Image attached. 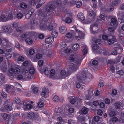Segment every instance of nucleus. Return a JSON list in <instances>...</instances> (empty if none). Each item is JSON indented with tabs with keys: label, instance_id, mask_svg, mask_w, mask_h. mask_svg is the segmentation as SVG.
Returning a JSON list of instances; mask_svg holds the SVG:
<instances>
[{
	"label": "nucleus",
	"instance_id": "nucleus-51",
	"mask_svg": "<svg viewBox=\"0 0 124 124\" xmlns=\"http://www.w3.org/2000/svg\"><path fill=\"white\" fill-rule=\"evenodd\" d=\"M100 20H102V22L105 21V20L106 18V16L105 15L103 14H101L99 16Z\"/></svg>",
	"mask_w": 124,
	"mask_h": 124
},
{
	"label": "nucleus",
	"instance_id": "nucleus-30",
	"mask_svg": "<svg viewBox=\"0 0 124 124\" xmlns=\"http://www.w3.org/2000/svg\"><path fill=\"white\" fill-rule=\"evenodd\" d=\"M11 27L13 29V31L14 30H15L18 26V23L16 22H14L11 24Z\"/></svg>",
	"mask_w": 124,
	"mask_h": 124
},
{
	"label": "nucleus",
	"instance_id": "nucleus-64",
	"mask_svg": "<svg viewBox=\"0 0 124 124\" xmlns=\"http://www.w3.org/2000/svg\"><path fill=\"white\" fill-rule=\"evenodd\" d=\"M30 62L29 60L25 61L23 63V65L24 66H27Z\"/></svg>",
	"mask_w": 124,
	"mask_h": 124
},
{
	"label": "nucleus",
	"instance_id": "nucleus-45",
	"mask_svg": "<svg viewBox=\"0 0 124 124\" xmlns=\"http://www.w3.org/2000/svg\"><path fill=\"white\" fill-rule=\"evenodd\" d=\"M53 100L54 102H57L59 101V98L57 96L55 95L53 97Z\"/></svg>",
	"mask_w": 124,
	"mask_h": 124
},
{
	"label": "nucleus",
	"instance_id": "nucleus-4",
	"mask_svg": "<svg viewBox=\"0 0 124 124\" xmlns=\"http://www.w3.org/2000/svg\"><path fill=\"white\" fill-rule=\"evenodd\" d=\"M114 51L112 52L111 53H109V51H106L103 52V54L106 55H116L118 53H120L123 51V49L122 46L119 44H118L115 47Z\"/></svg>",
	"mask_w": 124,
	"mask_h": 124
},
{
	"label": "nucleus",
	"instance_id": "nucleus-8",
	"mask_svg": "<svg viewBox=\"0 0 124 124\" xmlns=\"http://www.w3.org/2000/svg\"><path fill=\"white\" fill-rule=\"evenodd\" d=\"M22 74L23 75V81H28L31 79L33 78V77L31 76L28 72L27 70L24 69L22 71Z\"/></svg>",
	"mask_w": 124,
	"mask_h": 124
},
{
	"label": "nucleus",
	"instance_id": "nucleus-54",
	"mask_svg": "<svg viewBox=\"0 0 124 124\" xmlns=\"http://www.w3.org/2000/svg\"><path fill=\"white\" fill-rule=\"evenodd\" d=\"M20 6L22 8L24 9L26 8L27 7V5L23 2L21 3L20 4Z\"/></svg>",
	"mask_w": 124,
	"mask_h": 124
},
{
	"label": "nucleus",
	"instance_id": "nucleus-3",
	"mask_svg": "<svg viewBox=\"0 0 124 124\" xmlns=\"http://www.w3.org/2000/svg\"><path fill=\"white\" fill-rule=\"evenodd\" d=\"M89 74L87 69L85 68L83 69L77 73L76 75L77 81L78 82H82L85 78L88 77Z\"/></svg>",
	"mask_w": 124,
	"mask_h": 124
},
{
	"label": "nucleus",
	"instance_id": "nucleus-49",
	"mask_svg": "<svg viewBox=\"0 0 124 124\" xmlns=\"http://www.w3.org/2000/svg\"><path fill=\"white\" fill-rule=\"evenodd\" d=\"M23 15L20 12H18L17 14V17L19 19H21L23 17Z\"/></svg>",
	"mask_w": 124,
	"mask_h": 124
},
{
	"label": "nucleus",
	"instance_id": "nucleus-29",
	"mask_svg": "<svg viewBox=\"0 0 124 124\" xmlns=\"http://www.w3.org/2000/svg\"><path fill=\"white\" fill-rule=\"evenodd\" d=\"M79 48V45L78 43H76L73 44L72 47V49L74 51L78 50Z\"/></svg>",
	"mask_w": 124,
	"mask_h": 124
},
{
	"label": "nucleus",
	"instance_id": "nucleus-61",
	"mask_svg": "<svg viewBox=\"0 0 124 124\" xmlns=\"http://www.w3.org/2000/svg\"><path fill=\"white\" fill-rule=\"evenodd\" d=\"M42 55L39 53L37 54L36 55V58L38 59H41L42 58Z\"/></svg>",
	"mask_w": 124,
	"mask_h": 124
},
{
	"label": "nucleus",
	"instance_id": "nucleus-22",
	"mask_svg": "<svg viewBox=\"0 0 124 124\" xmlns=\"http://www.w3.org/2000/svg\"><path fill=\"white\" fill-rule=\"evenodd\" d=\"M11 116L9 114L7 113H4L2 115V118L3 119L8 121Z\"/></svg>",
	"mask_w": 124,
	"mask_h": 124
},
{
	"label": "nucleus",
	"instance_id": "nucleus-20",
	"mask_svg": "<svg viewBox=\"0 0 124 124\" xmlns=\"http://www.w3.org/2000/svg\"><path fill=\"white\" fill-rule=\"evenodd\" d=\"M88 15L89 17H92L91 18H90L94 21L95 17L96 14L95 12L93 10H91L88 12Z\"/></svg>",
	"mask_w": 124,
	"mask_h": 124
},
{
	"label": "nucleus",
	"instance_id": "nucleus-44",
	"mask_svg": "<svg viewBox=\"0 0 124 124\" xmlns=\"http://www.w3.org/2000/svg\"><path fill=\"white\" fill-rule=\"evenodd\" d=\"M44 73L45 75L47 76L49 74V70L48 68L47 67L45 68L44 69Z\"/></svg>",
	"mask_w": 124,
	"mask_h": 124
},
{
	"label": "nucleus",
	"instance_id": "nucleus-14",
	"mask_svg": "<svg viewBox=\"0 0 124 124\" xmlns=\"http://www.w3.org/2000/svg\"><path fill=\"white\" fill-rule=\"evenodd\" d=\"M111 20L110 25L114 26L115 28H116L118 25V23L116 17L115 16H114L111 19Z\"/></svg>",
	"mask_w": 124,
	"mask_h": 124
},
{
	"label": "nucleus",
	"instance_id": "nucleus-53",
	"mask_svg": "<svg viewBox=\"0 0 124 124\" xmlns=\"http://www.w3.org/2000/svg\"><path fill=\"white\" fill-rule=\"evenodd\" d=\"M108 113L109 116L111 117L115 116L116 114L115 112L113 111L109 112Z\"/></svg>",
	"mask_w": 124,
	"mask_h": 124
},
{
	"label": "nucleus",
	"instance_id": "nucleus-10",
	"mask_svg": "<svg viewBox=\"0 0 124 124\" xmlns=\"http://www.w3.org/2000/svg\"><path fill=\"white\" fill-rule=\"evenodd\" d=\"M100 23L98 21L95 22L93 24H92L91 25L90 27V31L91 34H95L97 33V32H96V31H94V28H98V26Z\"/></svg>",
	"mask_w": 124,
	"mask_h": 124
},
{
	"label": "nucleus",
	"instance_id": "nucleus-11",
	"mask_svg": "<svg viewBox=\"0 0 124 124\" xmlns=\"http://www.w3.org/2000/svg\"><path fill=\"white\" fill-rule=\"evenodd\" d=\"M9 72L11 74H17L19 73L20 70L19 69V66H17L15 67L14 68H11L9 69Z\"/></svg>",
	"mask_w": 124,
	"mask_h": 124
},
{
	"label": "nucleus",
	"instance_id": "nucleus-56",
	"mask_svg": "<svg viewBox=\"0 0 124 124\" xmlns=\"http://www.w3.org/2000/svg\"><path fill=\"white\" fill-rule=\"evenodd\" d=\"M57 120L58 121L61 122H63V123L66 122L67 121V120L63 119L62 117L60 116L58 117L57 118Z\"/></svg>",
	"mask_w": 124,
	"mask_h": 124
},
{
	"label": "nucleus",
	"instance_id": "nucleus-43",
	"mask_svg": "<svg viewBox=\"0 0 124 124\" xmlns=\"http://www.w3.org/2000/svg\"><path fill=\"white\" fill-rule=\"evenodd\" d=\"M28 117L29 118H33L35 116L34 113L32 112H30L27 114Z\"/></svg>",
	"mask_w": 124,
	"mask_h": 124
},
{
	"label": "nucleus",
	"instance_id": "nucleus-12",
	"mask_svg": "<svg viewBox=\"0 0 124 124\" xmlns=\"http://www.w3.org/2000/svg\"><path fill=\"white\" fill-rule=\"evenodd\" d=\"M2 28L4 32H7L8 34H10L13 32V29L10 25L3 26L2 27Z\"/></svg>",
	"mask_w": 124,
	"mask_h": 124
},
{
	"label": "nucleus",
	"instance_id": "nucleus-34",
	"mask_svg": "<svg viewBox=\"0 0 124 124\" xmlns=\"http://www.w3.org/2000/svg\"><path fill=\"white\" fill-rule=\"evenodd\" d=\"M92 40L93 41H95L96 44L98 45L99 44H100L101 43V40L99 39H96L95 37H93Z\"/></svg>",
	"mask_w": 124,
	"mask_h": 124
},
{
	"label": "nucleus",
	"instance_id": "nucleus-63",
	"mask_svg": "<svg viewBox=\"0 0 124 124\" xmlns=\"http://www.w3.org/2000/svg\"><path fill=\"white\" fill-rule=\"evenodd\" d=\"M24 57L23 56H20L18 58V61H23L24 60Z\"/></svg>",
	"mask_w": 124,
	"mask_h": 124
},
{
	"label": "nucleus",
	"instance_id": "nucleus-42",
	"mask_svg": "<svg viewBox=\"0 0 124 124\" xmlns=\"http://www.w3.org/2000/svg\"><path fill=\"white\" fill-rule=\"evenodd\" d=\"M79 113L81 114H85L87 113V108L85 107L82 108L81 110L80 111Z\"/></svg>",
	"mask_w": 124,
	"mask_h": 124
},
{
	"label": "nucleus",
	"instance_id": "nucleus-6",
	"mask_svg": "<svg viewBox=\"0 0 124 124\" xmlns=\"http://www.w3.org/2000/svg\"><path fill=\"white\" fill-rule=\"evenodd\" d=\"M54 4L56 6L57 10L56 11L55 13L57 15L59 16L60 15V12L64 11V8L62 5L61 1L59 0H57L54 2Z\"/></svg>",
	"mask_w": 124,
	"mask_h": 124
},
{
	"label": "nucleus",
	"instance_id": "nucleus-37",
	"mask_svg": "<svg viewBox=\"0 0 124 124\" xmlns=\"http://www.w3.org/2000/svg\"><path fill=\"white\" fill-rule=\"evenodd\" d=\"M70 99V102L72 104H73L75 103L76 101V99L74 97L70 96L69 97Z\"/></svg>",
	"mask_w": 124,
	"mask_h": 124
},
{
	"label": "nucleus",
	"instance_id": "nucleus-35",
	"mask_svg": "<svg viewBox=\"0 0 124 124\" xmlns=\"http://www.w3.org/2000/svg\"><path fill=\"white\" fill-rule=\"evenodd\" d=\"M35 51L34 49L32 48L29 50V54H26L27 56L30 57V55H33L35 53Z\"/></svg>",
	"mask_w": 124,
	"mask_h": 124
},
{
	"label": "nucleus",
	"instance_id": "nucleus-1",
	"mask_svg": "<svg viewBox=\"0 0 124 124\" xmlns=\"http://www.w3.org/2000/svg\"><path fill=\"white\" fill-rule=\"evenodd\" d=\"M84 57L83 56L78 54H75L70 56V60L71 62H73L76 65L73 63H70L69 65V69L71 71H75L78 69L79 65L81 63V61Z\"/></svg>",
	"mask_w": 124,
	"mask_h": 124
},
{
	"label": "nucleus",
	"instance_id": "nucleus-27",
	"mask_svg": "<svg viewBox=\"0 0 124 124\" xmlns=\"http://www.w3.org/2000/svg\"><path fill=\"white\" fill-rule=\"evenodd\" d=\"M61 111V109L60 107L56 108L55 110L54 113L55 115L57 116H59Z\"/></svg>",
	"mask_w": 124,
	"mask_h": 124
},
{
	"label": "nucleus",
	"instance_id": "nucleus-32",
	"mask_svg": "<svg viewBox=\"0 0 124 124\" xmlns=\"http://www.w3.org/2000/svg\"><path fill=\"white\" fill-rule=\"evenodd\" d=\"M78 18L82 21H83L85 19L83 13L80 12L78 13Z\"/></svg>",
	"mask_w": 124,
	"mask_h": 124
},
{
	"label": "nucleus",
	"instance_id": "nucleus-58",
	"mask_svg": "<svg viewBox=\"0 0 124 124\" xmlns=\"http://www.w3.org/2000/svg\"><path fill=\"white\" fill-rule=\"evenodd\" d=\"M99 48V46L98 45L96 44L93 45L92 46V48L93 50H96Z\"/></svg>",
	"mask_w": 124,
	"mask_h": 124
},
{
	"label": "nucleus",
	"instance_id": "nucleus-17",
	"mask_svg": "<svg viewBox=\"0 0 124 124\" xmlns=\"http://www.w3.org/2000/svg\"><path fill=\"white\" fill-rule=\"evenodd\" d=\"M54 41V38L51 36H49L45 39V42L46 44H50L52 43Z\"/></svg>",
	"mask_w": 124,
	"mask_h": 124
},
{
	"label": "nucleus",
	"instance_id": "nucleus-62",
	"mask_svg": "<svg viewBox=\"0 0 124 124\" xmlns=\"http://www.w3.org/2000/svg\"><path fill=\"white\" fill-rule=\"evenodd\" d=\"M93 21L91 19L90 20H89V19H87L84 22V23L85 24H88L90 23L91 22Z\"/></svg>",
	"mask_w": 124,
	"mask_h": 124
},
{
	"label": "nucleus",
	"instance_id": "nucleus-16",
	"mask_svg": "<svg viewBox=\"0 0 124 124\" xmlns=\"http://www.w3.org/2000/svg\"><path fill=\"white\" fill-rule=\"evenodd\" d=\"M115 108L118 109H121V107H123L124 105L122 104V102L121 101H118L116 102L115 104Z\"/></svg>",
	"mask_w": 124,
	"mask_h": 124
},
{
	"label": "nucleus",
	"instance_id": "nucleus-57",
	"mask_svg": "<svg viewBox=\"0 0 124 124\" xmlns=\"http://www.w3.org/2000/svg\"><path fill=\"white\" fill-rule=\"evenodd\" d=\"M66 36L67 38H69L72 37L73 38L74 36L71 33L68 32L66 35Z\"/></svg>",
	"mask_w": 124,
	"mask_h": 124
},
{
	"label": "nucleus",
	"instance_id": "nucleus-18",
	"mask_svg": "<svg viewBox=\"0 0 124 124\" xmlns=\"http://www.w3.org/2000/svg\"><path fill=\"white\" fill-rule=\"evenodd\" d=\"M78 34V35H76L73 36L75 39L77 41H78L80 40L81 39L83 38V34L82 31H81V32H77Z\"/></svg>",
	"mask_w": 124,
	"mask_h": 124
},
{
	"label": "nucleus",
	"instance_id": "nucleus-60",
	"mask_svg": "<svg viewBox=\"0 0 124 124\" xmlns=\"http://www.w3.org/2000/svg\"><path fill=\"white\" fill-rule=\"evenodd\" d=\"M38 88L37 87H33L32 89V91L35 94H37L38 93Z\"/></svg>",
	"mask_w": 124,
	"mask_h": 124
},
{
	"label": "nucleus",
	"instance_id": "nucleus-2",
	"mask_svg": "<svg viewBox=\"0 0 124 124\" xmlns=\"http://www.w3.org/2000/svg\"><path fill=\"white\" fill-rule=\"evenodd\" d=\"M41 15V16H40L39 20H35L34 19H32L31 20V22L32 24L37 26H38L39 24V29L41 30L45 29L46 26L45 23L48 21L47 15L45 13H42Z\"/></svg>",
	"mask_w": 124,
	"mask_h": 124
},
{
	"label": "nucleus",
	"instance_id": "nucleus-13",
	"mask_svg": "<svg viewBox=\"0 0 124 124\" xmlns=\"http://www.w3.org/2000/svg\"><path fill=\"white\" fill-rule=\"evenodd\" d=\"M93 89L91 88H89L87 90V94L85 96L84 99L85 100H89L93 95Z\"/></svg>",
	"mask_w": 124,
	"mask_h": 124
},
{
	"label": "nucleus",
	"instance_id": "nucleus-50",
	"mask_svg": "<svg viewBox=\"0 0 124 124\" xmlns=\"http://www.w3.org/2000/svg\"><path fill=\"white\" fill-rule=\"evenodd\" d=\"M106 0H99V7L101 8V9H102V7H103V4L102 1H103V2H104L106 1Z\"/></svg>",
	"mask_w": 124,
	"mask_h": 124
},
{
	"label": "nucleus",
	"instance_id": "nucleus-52",
	"mask_svg": "<svg viewBox=\"0 0 124 124\" xmlns=\"http://www.w3.org/2000/svg\"><path fill=\"white\" fill-rule=\"evenodd\" d=\"M25 107L26 108H24V110H25L26 109L30 110L32 108L33 106L30 104H28L26 105Z\"/></svg>",
	"mask_w": 124,
	"mask_h": 124
},
{
	"label": "nucleus",
	"instance_id": "nucleus-31",
	"mask_svg": "<svg viewBox=\"0 0 124 124\" xmlns=\"http://www.w3.org/2000/svg\"><path fill=\"white\" fill-rule=\"evenodd\" d=\"M31 33L30 32H27L24 33L22 35L18 38V39H21L23 38H25L27 37V36H29L31 35Z\"/></svg>",
	"mask_w": 124,
	"mask_h": 124
},
{
	"label": "nucleus",
	"instance_id": "nucleus-21",
	"mask_svg": "<svg viewBox=\"0 0 124 124\" xmlns=\"http://www.w3.org/2000/svg\"><path fill=\"white\" fill-rule=\"evenodd\" d=\"M117 41L116 39L114 36L112 35V38L111 39H108V43L109 45L112 44L114 42Z\"/></svg>",
	"mask_w": 124,
	"mask_h": 124
},
{
	"label": "nucleus",
	"instance_id": "nucleus-55",
	"mask_svg": "<svg viewBox=\"0 0 124 124\" xmlns=\"http://www.w3.org/2000/svg\"><path fill=\"white\" fill-rule=\"evenodd\" d=\"M116 28H115V27L114 26L112 27H109L108 28V30L109 31L111 32H112L113 33L114 30Z\"/></svg>",
	"mask_w": 124,
	"mask_h": 124
},
{
	"label": "nucleus",
	"instance_id": "nucleus-23",
	"mask_svg": "<svg viewBox=\"0 0 124 124\" xmlns=\"http://www.w3.org/2000/svg\"><path fill=\"white\" fill-rule=\"evenodd\" d=\"M29 71L30 73V75L32 77H33V78H34V75L35 72L34 68L33 67L30 68L29 70Z\"/></svg>",
	"mask_w": 124,
	"mask_h": 124
},
{
	"label": "nucleus",
	"instance_id": "nucleus-9",
	"mask_svg": "<svg viewBox=\"0 0 124 124\" xmlns=\"http://www.w3.org/2000/svg\"><path fill=\"white\" fill-rule=\"evenodd\" d=\"M8 100H6L4 102V105L5 106L4 107H2L0 108V110L2 112H5L6 110L11 111L12 109L11 106L9 104L5 105L8 103Z\"/></svg>",
	"mask_w": 124,
	"mask_h": 124
},
{
	"label": "nucleus",
	"instance_id": "nucleus-15",
	"mask_svg": "<svg viewBox=\"0 0 124 124\" xmlns=\"http://www.w3.org/2000/svg\"><path fill=\"white\" fill-rule=\"evenodd\" d=\"M55 8V7L54 5L51 4L49 6H47L46 8V12L52 13V11L54 10Z\"/></svg>",
	"mask_w": 124,
	"mask_h": 124
},
{
	"label": "nucleus",
	"instance_id": "nucleus-59",
	"mask_svg": "<svg viewBox=\"0 0 124 124\" xmlns=\"http://www.w3.org/2000/svg\"><path fill=\"white\" fill-rule=\"evenodd\" d=\"M78 119L80 121H84L85 119V117L82 116L80 115L78 116Z\"/></svg>",
	"mask_w": 124,
	"mask_h": 124
},
{
	"label": "nucleus",
	"instance_id": "nucleus-36",
	"mask_svg": "<svg viewBox=\"0 0 124 124\" xmlns=\"http://www.w3.org/2000/svg\"><path fill=\"white\" fill-rule=\"evenodd\" d=\"M67 42H61L59 45L60 47L62 49H63L67 46Z\"/></svg>",
	"mask_w": 124,
	"mask_h": 124
},
{
	"label": "nucleus",
	"instance_id": "nucleus-19",
	"mask_svg": "<svg viewBox=\"0 0 124 124\" xmlns=\"http://www.w3.org/2000/svg\"><path fill=\"white\" fill-rule=\"evenodd\" d=\"M7 15L3 14H0V22H6L8 21Z\"/></svg>",
	"mask_w": 124,
	"mask_h": 124
},
{
	"label": "nucleus",
	"instance_id": "nucleus-40",
	"mask_svg": "<svg viewBox=\"0 0 124 124\" xmlns=\"http://www.w3.org/2000/svg\"><path fill=\"white\" fill-rule=\"evenodd\" d=\"M26 43L29 45L31 44L33 42L32 39L31 38H27L25 40Z\"/></svg>",
	"mask_w": 124,
	"mask_h": 124
},
{
	"label": "nucleus",
	"instance_id": "nucleus-46",
	"mask_svg": "<svg viewBox=\"0 0 124 124\" xmlns=\"http://www.w3.org/2000/svg\"><path fill=\"white\" fill-rule=\"evenodd\" d=\"M44 106V103L41 101H39L38 103V106L39 108H41L42 107H43Z\"/></svg>",
	"mask_w": 124,
	"mask_h": 124
},
{
	"label": "nucleus",
	"instance_id": "nucleus-41",
	"mask_svg": "<svg viewBox=\"0 0 124 124\" xmlns=\"http://www.w3.org/2000/svg\"><path fill=\"white\" fill-rule=\"evenodd\" d=\"M14 101L16 104H17V105H19V104L20 103L21 101L19 97H15L14 99Z\"/></svg>",
	"mask_w": 124,
	"mask_h": 124
},
{
	"label": "nucleus",
	"instance_id": "nucleus-5",
	"mask_svg": "<svg viewBox=\"0 0 124 124\" xmlns=\"http://www.w3.org/2000/svg\"><path fill=\"white\" fill-rule=\"evenodd\" d=\"M5 88L6 91L9 93H11L13 95H15L16 94L15 91L20 92H22V90L21 89L17 88H15V86L9 84H6Z\"/></svg>",
	"mask_w": 124,
	"mask_h": 124
},
{
	"label": "nucleus",
	"instance_id": "nucleus-47",
	"mask_svg": "<svg viewBox=\"0 0 124 124\" xmlns=\"http://www.w3.org/2000/svg\"><path fill=\"white\" fill-rule=\"evenodd\" d=\"M16 78L18 80H20L23 81V75H18L17 76Z\"/></svg>",
	"mask_w": 124,
	"mask_h": 124
},
{
	"label": "nucleus",
	"instance_id": "nucleus-24",
	"mask_svg": "<svg viewBox=\"0 0 124 124\" xmlns=\"http://www.w3.org/2000/svg\"><path fill=\"white\" fill-rule=\"evenodd\" d=\"M60 75L61 78H63L68 76V74L65 70H62L61 71Z\"/></svg>",
	"mask_w": 124,
	"mask_h": 124
},
{
	"label": "nucleus",
	"instance_id": "nucleus-33",
	"mask_svg": "<svg viewBox=\"0 0 124 124\" xmlns=\"http://www.w3.org/2000/svg\"><path fill=\"white\" fill-rule=\"evenodd\" d=\"M14 14L12 12L9 13L8 16H7L8 21L13 19L14 18Z\"/></svg>",
	"mask_w": 124,
	"mask_h": 124
},
{
	"label": "nucleus",
	"instance_id": "nucleus-39",
	"mask_svg": "<svg viewBox=\"0 0 124 124\" xmlns=\"http://www.w3.org/2000/svg\"><path fill=\"white\" fill-rule=\"evenodd\" d=\"M62 51L64 52L66 54H68L70 53L71 51V48L70 47H68L65 49H62Z\"/></svg>",
	"mask_w": 124,
	"mask_h": 124
},
{
	"label": "nucleus",
	"instance_id": "nucleus-28",
	"mask_svg": "<svg viewBox=\"0 0 124 124\" xmlns=\"http://www.w3.org/2000/svg\"><path fill=\"white\" fill-rule=\"evenodd\" d=\"M54 23H50L47 26H46L45 30L49 31H51L53 28V25Z\"/></svg>",
	"mask_w": 124,
	"mask_h": 124
},
{
	"label": "nucleus",
	"instance_id": "nucleus-38",
	"mask_svg": "<svg viewBox=\"0 0 124 124\" xmlns=\"http://www.w3.org/2000/svg\"><path fill=\"white\" fill-rule=\"evenodd\" d=\"M52 37L56 38L58 35V32L57 30H54L52 32Z\"/></svg>",
	"mask_w": 124,
	"mask_h": 124
},
{
	"label": "nucleus",
	"instance_id": "nucleus-7",
	"mask_svg": "<svg viewBox=\"0 0 124 124\" xmlns=\"http://www.w3.org/2000/svg\"><path fill=\"white\" fill-rule=\"evenodd\" d=\"M0 45L4 50L10 47L9 42L6 38H0Z\"/></svg>",
	"mask_w": 124,
	"mask_h": 124
},
{
	"label": "nucleus",
	"instance_id": "nucleus-25",
	"mask_svg": "<svg viewBox=\"0 0 124 124\" xmlns=\"http://www.w3.org/2000/svg\"><path fill=\"white\" fill-rule=\"evenodd\" d=\"M122 2L123 0H113L112 4L114 6H117Z\"/></svg>",
	"mask_w": 124,
	"mask_h": 124
},
{
	"label": "nucleus",
	"instance_id": "nucleus-48",
	"mask_svg": "<svg viewBox=\"0 0 124 124\" xmlns=\"http://www.w3.org/2000/svg\"><path fill=\"white\" fill-rule=\"evenodd\" d=\"M84 47H85V48H84L82 52L83 53V54L84 55H85L87 53V49L88 48V47L86 46H85Z\"/></svg>",
	"mask_w": 124,
	"mask_h": 124
},
{
	"label": "nucleus",
	"instance_id": "nucleus-26",
	"mask_svg": "<svg viewBox=\"0 0 124 124\" xmlns=\"http://www.w3.org/2000/svg\"><path fill=\"white\" fill-rule=\"evenodd\" d=\"M66 28L64 26H61L59 28V31L61 33L64 34L66 31Z\"/></svg>",
	"mask_w": 124,
	"mask_h": 124
}]
</instances>
